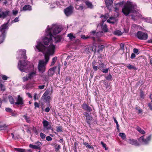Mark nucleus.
<instances>
[{
    "label": "nucleus",
    "mask_w": 152,
    "mask_h": 152,
    "mask_svg": "<svg viewBox=\"0 0 152 152\" xmlns=\"http://www.w3.org/2000/svg\"><path fill=\"white\" fill-rule=\"evenodd\" d=\"M137 130L140 133L142 134H144L145 133V131L139 127L137 128Z\"/></svg>",
    "instance_id": "28"
},
{
    "label": "nucleus",
    "mask_w": 152,
    "mask_h": 152,
    "mask_svg": "<svg viewBox=\"0 0 152 152\" xmlns=\"http://www.w3.org/2000/svg\"><path fill=\"white\" fill-rule=\"evenodd\" d=\"M35 145L37 146H38L39 148L37 149L40 150L41 149V147L42 145V143L40 142H36L35 144Z\"/></svg>",
    "instance_id": "26"
},
{
    "label": "nucleus",
    "mask_w": 152,
    "mask_h": 152,
    "mask_svg": "<svg viewBox=\"0 0 152 152\" xmlns=\"http://www.w3.org/2000/svg\"><path fill=\"white\" fill-rule=\"evenodd\" d=\"M84 144L86 145L89 148H90L92 147V146L90 145H89L88 143H85Z\"/></svg>",
    "instance_id": "52"
},
{
    "label": "nucleus",
    "mask_w": 152,
    "mask_h": 152,
    "mask_svg": "<svg viewBox=\"0 0 152 152\" xmlns=\"http://www.w3.org/2000/svg\"><path fill=\"white\" fill-rule=\"evenodd\" d=\"M46 140L48 141H51L52 140V138L50 136H48L46 137Z\"/></svg>",
    "instance_id": "50"
},
{
    "label": "nucleus",
    "mask_w": 152,
    "mask_h": 152,
    "mask_svg": "<svg viewBox=\"0 0 152 152\" xmlns=\"http://www.w3.org/2000/svg\"><path fill=\"white\" fill-rule=\"evenodd\" d=\"M93 69L95 71H96L97 70V69L98 68L97 66H95L94 65H93Z\"/></svg>",
    "instance_id": "59"
},
{
    "label": "nucleus",
    "mask_w": 152,
    "mask_h": 152,
    "mask_svg": "<svg viewBox=\"0 0 152 152\" xmlns=\"http://www.w3.org/2000/svg\"><path fill=\"white\" fill-rule=\"evenodd\" d=\"M45 85H42V86H38V88L40 89H43L44 87H45Z\"/></svg>",
    "instance_id": "55"
},
{
    "label": "nucleus",
    "mask_w": 152,
    "mask_h": 152,
    "mask_svg": "<svg viewBox=\"0 0 152 152\" xmlns=\"http://www.w3.org/2000/svg\"><path fill=\"white\" fill-rule=\"evenodd\" d=\"M49 91L46 90L45 92L41 98V100H45L46 102H49L50 100V97L48 96Z\"/></svg>",
    "instance_id": "12"
},
{
    "label": "nucleus",
    "mask_w": 152,
    "mask_h": 152,
    "mask_svg": "<svg viewBox=\"0 0 152 152\" xmlns=\"http://www.w3.org/2000/svg\"><path fill=\"white\" fill-rule=\"evenodd\" d=\"M8 23V22L6 23H4L1 25L0 28V34H6V31L8 29L7 24Z\"/></svg>",
    "instance_id": "10"
},
{
    "label": "nucleus",
    "mask_w": 152,
    "mask_h": 152,
    "mask_svg": "<svg viewBox=\"0 0 152 152\" xmlns=\"http://www.w3.org/2000/svg\"><path fill=\"white\" fill-rule=\"evenodd\" d=\"M32 10V7L30 5H26L24 6L22 8H20V11H30Z\"/></svg>",
    "instance_id": "17"
},
{
    "label": "nucleus",
    "mask_w": 152,
    "mask_h": 152,
    "mask_svg": "<svg viewBox=\"0 0 152 152\" xmlns=\"http://www.w3.org/2000/svg\"><path fill=\"white\" fill-rule=\"evenodd\" d=\"M23 117L25 119L26 121L28 123H29L30 122V119L28 117L26 116V115H24L23 116Z\"/></svg>",
    "instance_id": "38"
},
{
    "label": "nucleus",
    "mask_w": 152,
    "mask_h": 152,
    "mask_svg": "<svg viewBox=\"0 0 152 152\" xmlns=\"http://www.w3.org/2000/svg\"><path fill=\"white\" fill-rule=\"evenodd\" d=\"M62 38V36L61 35H58V36H56V37H54L53 36V37L52 39L53 42H52V44H53V39H54V40L55 41V42L58 43V42H59L61 41Z\"/></svg>",
    "instance_id": "19"
},
{
    "label": "nucleus",
    "mask_w": 152,
    "mask_h": 152,
    "mask_svg": "<svg viewBox=\"0 0 152 152\" xmlns=\"http://www.w3.org/2000/svg\"><path fill=\"white\" fill-rule=\"evenodd\" d=\"M12 14L14 15H16L18 12V11L16 10H13L12 11Z\"/></svg>",
    "instance_id": "39"
},
{
    "label": "nucleus",
    "mask_w": 152,
    "mask_h": 152,
    "mask_svg": "<svg viewBox=\"0 0 152 152\" xmlns=\"http://www.w3.org/2000/svg\"><path fill=\"white\" fill-rule=\"evenodd\" d=\"M76 8L77 9H78V10H82L83 9V6L82 5H80L79 6V8H77V6L76 7Z\"/></svg>",
    "instance_id": "54"
},
{
    "label": "nucleus",
    "mask_w": 152,
    "mask_h": 152,
    "mask_svg": "<svg viewBox=\"0 0 152 152\" xmlns=\"http://www.w3.org/2000/svg\"><path fill=\"white\" fill-rule=\"evenodd\" d=\"M119 136L121 137L123 140H124L126 138L125 134L123 133H121L119 134Z\"/></svg>",
    "instance_id": "29"
},
{
    "label": "nucleus",
    "mask_w": 152,
    "mask_h": 152,
    "mask_svg": "<svg viewBox=\"0 0 152 152\" xmlns=\"http://www.w3.org/2000/svg\"><path fill=\"white\" fill-rule=\"evenodd\" d=\"M60 148V146L59 145H56V149L57 151H58Z\"/></svg>",
    "instance_id": "51"
},
{
    "label": "nucleus",
    "mask_w": 152,
    "mask_h": 152,
    "mask_svg": "<svg viewBox=\"0 0 152 152\" xmlns=\"http://www.w3.org/2000/svg\"><path fill=\"white\" fill-rule=\"evenodd\" d=\"M121 48V49H123L124 46V44L123 43H121L120 45Z\"/></svg>",
    "instance_id": "64"
},
{
    "label": "nucleus",
    "mask_w": 152,
    "mask_h": 152,
    "mask_svg": "<svg viewBox=\"0 0 152 152\" xmlns=\"http://www.w3.org/2000/svg\"><path fill=\"white\" fill-rule=\"evenodd\" d=\"M10 12L9 10H6L4 12H3L0 13V18H4L6 17L9 15Z\"/></svg>",
    "instance_id": "16"
},
{
    "label": "nucleus",
    "mask_w": 152,
    "mask_h": 152,
    "mask_svg": "<svg viewBox=\"0 0 152 152\" xmlns=\"http://www.w3.org/2000/svg\"><path fill=\"white\" fill-rule=\"evenodd\" d=\"M137 38L140 39H146L148 37L147 34L141 31H138L137 35Z\"/></svg>",
    "instance_id": "11"
},
{
    "label": "nucleus",
    "mask_w": 152,
    "mask_h": 152,
    "mask_svg": "<svg viewBox=\"0 0 152 152\" xmlns=\"http://www.w3.org/2000/svg\"><path fill=\"white\" fill-rule=\"evenodd\" d=\"M146 22H148V23H151V20H150V18H148L146 20Z\"/></svg>",
    "instance_id": "62"
},
{
    "label": "nucleus",
    "mask_w": 152,
    "mask_h": 152,
    "mask_svg": "<svg viewBox=\"0 0 152 152\" xmlns=\"http://www.w3.org/2000/svg\"><path fill=\"white\" fill-rule=\"evenodd\" d=\"M43 126L46 129H49L50 128V126L49 124L48 121L46 120H44L42 122Z\"/></svg>",
    "instance_id": "18"
},
{
    "label": "nucleus",
    "mask_w": 152,
    "mask_h": 152,
    "mask_svg": "<svg viewBox=\"0 0 152 152\" xmlns=\"http://www.w3.org/2000/svg\"><path fill=\"white\" fill-rule=\"evenodd\" d=\"M19 16H18V17L16 18L12 22L14 23L18 22L19 21Z\"/></svg>",
    "instance_id": "44"
},
{
    "label": "nucleus",
    "mask_w": 152,
    "mask_h": 152,
    "mask_svg": "<svg viewBox=\"0 0 152 152\" xmlns=\"http://www.w3.org/2000/svg\"><path fill=\"white\" fill-rule=\"evenodd\" d=\"M105 3L107 6H109L113 2V0H105Z\"/></svg>",
    "instance_id": "27"
},
{
    "label": "nucleus",
    "mask_w": 152,
    "mask_h": 152,
    "mask_svg": "<svg viewBox=\"0 0 152 152\" xmlns=\"http://www.w3.org/2000/svg\"><path fill=\"white\" fill-rule=\"evenodd\" d=\"M57 130L58 132H60L62 131L60 127H57Z\"/></svg>",
    "instance_id": "61"
},
{
    "label": "nucleus",
    "mask_w": 152,
    "mask_h": 152,
    "mask_svg": "<svg viewBox=\"0 0 152 152\" xmlns=\"http://www.w3.org/2000/svg\"><path fill=\"white\" fill-rule=\"evenodd\" d=\"M113 33L114 34L118 36L121 35L122 34V32L119 30H117L114 31Z\"/></svg>",
    "instance_id": "30"
},
{
    "label": "nucleus",
    "mask_w": 152,
    "mask_h": 152,
    "mask_svg": "<svg viewBox=\"0 0 152 152\" xmlns=\"http://www.w3.org/2000/svg\"><path fill=\"white\" fill-rule=\"evenodd\" d=\"M135 55L134 53H132L131 56V58L132 59H133L134 58H135Z\"/></svg>",
    "instance_id": "57"
},
{
    "label": "nucleus",
    "mask_w": 152,
    "mask_h": 152,
    "mask_svg": "<svg viewBox=\"0 0 152 152\" xmlns=\"http://www.w3.org/2000/svg\"><path fill=\"white\" fill-rule=\"evenodd\" d=\"M9 99L10 103L11 104H13L15 103L14 100L12 96H10L9 97Z\"/></svg>",
    "instance_id": "32"
},
{
    "label": "nucleus",
    "mask_w": 152,
    "mask_h": 152,
    "mask_svg": "<svg viewBox=\"0 0 152 152\" xmlns=\"http://www.w3.org/2000/svg\"><path fill=\"white\" fill-rule=\"evenodd\" d=\"M86 116L87 118V120L88 123H89V121L91 120L92 118L88 114H87L86 115Z\"/></svg>",
    "instance_id": "34"
},
{
    "label": "nucleus",
    "mask_w": 152,
    "mask_h": 152,
    "mask_svg": "<svg viewBox=\"0 0 152 152\" xmlns=\"http://www.w3.org/2000/svg\"><path fill=\"white\" fill-rule=\"evenodd\" d=\"M40 136L41 137L42 139H44L45 137V134H44L42 133H41L40 134Z\"/></svg>",
    "instance_id": "43"
},
{
    "label": "nucleus",
    "mask_w": 152,
    "mask_h": 152,
    "mask_svg": "<svg viewBox=\"0 0 152 152\" xmlns=\"http://www.w3.org/2000/svg\"><path fill=\"white\" fill-rule=\"evenodd\" d=\"M85 4L88 8L91 9L93 8V6L91 2H90L89 1H87L85 2Z\"/></svg>",
    "instance_id": "24"
},
{
    "label": "nucleus",
    "mask_w": 152,
    "mask_h": 152,
    "mask_svg": "<svg viewBox=\"0 0 152 152\" xmlns=\"http://www.w3.org/2000/svg\"><path fill=\"white\" fill-rule=\"evenodd\" d=\"M104 48V46L103 45H101L100 46H99L98 47L99 50H102Z\"/></svg>",
    "instance_id": "49"
},
{
    "label": "nucleus",
    "mask_w": 152,
    "mask_h": 152,
    "mask_svg": "<svg viewBox=\"0 0 152 152\" xmlns=\"http://www.w3.org/2000/svg\"><path fill=\"white\" fill-rule=\"evenodd\" d=\"M127 142L129 143L131 145L136 146H138L139 145V143L136 140H134L133 138H129L128 139Z\"/></svg>",
    "instance_id": "14"
},
{
    "label": "nucleus",
    "mask_w": 152,
    "mask_h": 152,
    "mask_svg": "<svg viewBox=\"0 0 152 152\" xmlns=\"http://www.w3.org/2000/svg\"><path fill=\"white\" fill-rule=\"evenodd\" d=\"M54 5L53 6L51 7V8H54L56 7V6H59V4L58 2H57L56 4L55 3L53 4Z\"/></svg>",
    "instance_id": "48"
},
{
    "label": "nucleus",
    "mask_w": 152,
    "mask_h": 152,
    "mask_svg": "<svg viewBox=\"0 0 152 152\" xmlns=\"http://www.w3.org/2000/svg\"><path fill=\"white\" fill-rule=\"evenodd\" d=\"M83 107L85 110H87L88 111H91V108L88 106L86 104H83Z\"/></svg>",
    "instance_id": "20"
},
{
    "label": "nucleus",
    "mask_w": 152,
    "mask_h": 152,
    "mask_svg": "<svg viewBox=\"0 0 152 152\" xmlns=\"http://www.w3.org/2000/svg\"><path fill=\"white\" fill-rule=\"evenodd\" d=\"M5 125H0V130H3L5 129Z\"/></svg>",
    "instance_id": "47"
},
{
    "label": "nucleus",
    "mask_w": 152,
    "mask_h": 152,
    "mask_svg": "<svg viewBox=\"0 0 152 152\" xmlns=\"http://www.w3.org/2000/svg\"><path fill=\"white\" fill-rule=\"evenodd\" d=\"M24 102L22 97L20 95L18 96V98L16 99V101L15 103L16 104L22 105L23 104Z\"/></svg>",
    "instance_id": "15"
},
{
    "label": "nucleus",
    "mask_w": 152,
    "mask_h": 152,
    "mask_svg": "<svg viewBox=\"0 0 152 152\" xmlns=\"http://www.w3.org/2000/svg\"><path fill=\"white\" fill-rule=\"evenodd\" d=\"M81 37L83 39H86L89 38V36H86L84 35H81Z\"/></svg>",
    "instance_id": "40"
},
{
    "label": "nucleus",
    "mask_w": 152,
    "mask_h": 152,
    "mask_svg": "<svg viewBox=\"0 0 152 152\" xmlns=\"http://www.w3.org/2000/svg\"><path fill=\"white\" fill-rule=\"evenodd\" d=\"M107 80H111L112 79V77L110 75H109L107 77H106Z\"/></svg>",
    "instance_id": "41"
},
{
    "label": "nucleus",
    "mask_w": 152,
    "mask_h": 152,
    "mask_svg": "<svg viewBox=\"0 0 152 152\" xmlns=\"http://www.w3.org/2000/svg\"><path fill=\"white\" fill-rule=\"evenodd\" d=\"M67 36L70 40H73L75 38V34L72 33L68 34Z\"/></svg>",
    "instance_id": "23"
},
{
    "label": "nucleus",
    "mask_w": 152,
    "mask_h": 152,
    "mask_svg": "<svg viewBox=\"0 0 152 152\" xmlns=\"http://www.w3.org/2000/svg\"><path fill=\"white\" fill-rule=\"evenodd\" d=\"M63 30L60 26L56 24H53L50 26H48L45 30V33L43 39H42L44 45L47 48L53 45L54 46V50H55L56 46L52 44L53 36L60 33Z\"/></svg>",
    "instance_id": "2"
},
{
    "label": "nucleus",
    "mask_w": 152,
    "mask_h": 152,
    "mask_svg": "<svg viewBox=\"0 0 152 152\" xmlns=\"http://www.w3.org/2000/svg\"><path fill=\"white\" fill-rule=\"evenodd\" d=\"M1 77L2 79L4 80H7V79L9 78L7 76L4 75H2Z\"/></svg>",
    "instance_id": "36"
},
{
    "label": "nucleus",
    "mask_w": 152,
    "mask_h": 152,
    "mask_svg": "<svg viewBox=\"0 0 152 152\" xmlns=\"http://www.w3.org/2000/svg\"><path fill=\"white\" fill-rule=\"evenodd\" d=\"M34 48L36 51L42 52L44 55L45 60H39L38 66L39 72L43 73L45 70L46 66L50 60V56H53L55 53L54 46L52 45L47 48L42 44L40 39H38L36 41V45Z\"/></svg>",
    "instance_id": "1"
},
{
    "label": "nucleus",
    "mask_w": 152,
    "mask_h": 152,
    "mask_svg": "<svg viewBox=\"0 0 152 152\" xmlns=\"http://www.w3.org/2000/svg\"><path fill=\"white\" fill-rule=\"evenodd\" d=\"M26 50L22 49L19 50L17 52V53L19 55L17 57V58L19 60V61H21L22 63H23V64H24V61H27L25 60L27 58L26 56ZM19 62V61L18 63Z\"/></svg>",
    "instance_id": "5"
},
{
    "label": "nucleus",
    "mask_w": 152,
    "mask_h": 152,
    "mask_svg": "<svg viewBox=\"0 0 152 152\" xmlns=\"http://www.w3.org/2000/svg\"><path fill=\"white\" fill-rule=\"evenodd\" d=\"M133 52H134V53H137L138 52V50L137 49H136V48H134V49H133Z\"/></svg>",
    "instance_id": "58"
},
{
    "label": "nucleus",
    "mask_w": 152,
    "mask_h": 152,
    "mask_svg": "<svg viewBox=\"0 0 152 152\" xmlns=\"http://www.w3.org/2000/svg\"><path fill=\"white\" fill-rule=\"evenodd\" d=\"M57 69L58 72L59 74L60 73V66L59 65L50 68L48 71V74L50 76H52L55 73L56 69Z\"/></svg>",
    "instance_id": "7"
},
{
    "label": "nucleus",
    "mask_w": 152,
    "mask_h": 152,
    "mask_svg": "<svg viewBox=\"0 0 152 152\" xmlns=\"http://www.w3.org/2000/svg\"><path fill=\"white\" fill-rule=\"evenodd\" d=\"M57 59V57L56 56H55L52 58L50 66H53L54 65L56 62Z\"/></svg>",
    "instance_id": "25"
},
{
    "label": "nucleus",
    "mask_w": 152,
    "mask_h": 152,
    "mask_svg": "<svg viewBox=\"0 0 152 152\" xmlns=\"http://www.w3.org/2000/svg\"><path fill=\"white\" fill-rule=\"evenodd\" d=\"M0 89L2 91H4L5 90L4 86L1 83H0Z\"/></svg>",
    "instance_id": "35"
},
{
    "label": "nucleus",
    "mask_w": 152,
    "mask_h": 152,
    "mask_svg": "<svg viewBox=\"0 0 152 152\" xmlns=\"http://www.w3.org/2000/svg\"><path fill=\"white\" fill-rule=\"evenodd\" d=\"M24 64H23L21 61L18 64V68L21 72H27L28 73L26 76L23 77L22 79L23 81H26L31 79L36 75L37 69L32 64L28 61H24Z\"/></svg>",
    "instance_id": "3"
},
{
    "label": "nucleus",
    "mask_w": 152,
    "mask_h": 152,
    "mask_svg": "<svg viewBox=\"0 0 152 152\" xmlns=\"http://www.w3.org/2000/svg\"><path fill=\"white\" fill-rule=\"evenodd\" d=\"M101 144L102 145V146L105 148V150H107V148L106 147V145L103 142H101Z\"/></svg>",
    "instance_id": "45"
},
{
    "label": "nucleus",
    "mask_w": 152,
    "mask_h": 152,
    "mask_svg": "<svg viewBox=\"0 0 152 152\" xmlns=\"http://www.w3.org/2000/svg\"><path fill=\"white\" fill-rule=\"evenodd\" d=\"M6 34H0V44L3 43L4 41L5 37Z\"/></svg>",
    "instance_id": "21"
},
{
    "label": "nucleus",
    "mask_w": 152,
    "mask_h": 152,
    "mask_svg": "<svg viewBox=\"0 0 152 152\" xmlns=\"http://www.w3.org/2000/svg\"><path fill=\"white\" fill-rule=\"evenodd\" d=\"M101 18H102V21L101 25V28L103 30V31L104 32H107V26L106 25L104 24L103 23V22L106 21V20L107 19L108 17L107 15H106L105 16H101Z\"/></svg>",
    "instance_id": "9"
},
{
    "label": "nucleus",
    "mask_w": 152,
    "mask_h": 152,
    "mask_svg": "<svg viewBox=\"0 0 152 152\" xmlns=\"http://www.w3.org/2000/svg\"><path fill=\"white\" fill-rule=\"evenodd\" d=\"M102 34L103 32L102 31H99L96 33L95 31H93L90 33L89 37V38H93V39L94 40L96 37H101L102 36Z\"/></svg>",
    "instance_id": "8"
},
{
    "label": "nucleus",
    "mask_w": 152,
    "mask_h": 152,
    "mask_svg": "<svg viewBox=\"0 0 152 152\" xmlns=\"http://www.w3.org/2000/svg\"><path fill=\"white\" fill-rule=\"evenodd\" d=\"M5 110L7 112H12V110L10 108H6Z\"/></svg>",
    "instance_id": "56"
},
{
    "label": "nucleus",
    "mask_w": 152,
    "mask_h": 152,
    "mask_svg": "<svg viewBox=\"0 0 152 152\" xmlns=\"http://www.w3.org/2000/svg\"><path fill=\"white\" fill-rule=\"evenodd\" d=\"M73 9V7L70 6L65 9L64 13L66 15L68 16L71 15L72 13Z\"/></svg>",
    "instance_id": "13"
},
{
    "label": "nucleus",
    "mask_w": 152,
    "mask_h": 152,
    "mask_svg": "<svg viewBox=\"0 0 152 152\" xmlns=\"http://www.w3.org/2000/svg\"><path fill=\"white\" fill-rule=\"evenodd\" d=\"M50 108L49 107H47L45 109V111L47 112H48L50 111Z\"/></svg>",
    "instance_id": "63"
},
{
    "label": "nucleus",
    "mask_w": 152,
    "mask_h": 152,
    "mask_svg": "<svg viewBox=\"0 0 152 152\" xmlns=\"http://www.w3.org/2000/svg\"><path fill=\"white\" fill-rule=\"evenodd\" d=\"M108 23H113L116 22V19L114 17H111L107 20Z\"/></svg>",
    "instance_id": "22"
},
{
    "label": "nucleus",
    "mask_w": 152,
    "mask_h": 152,
    "mask_svg": "<svg viewBox=\"0 0 152 152\" xmlns=\"http://www.w3.org/2000/svg\"><path fill=\"white\" fill-rule=\"evenodd\" d=\"M99 69L100 70H102V71L103 73H107L108 72L109 69H102V68L101 67H99Z\"/></svg>",
    "instance_id": "33"
},
{
    "label": "nucleus",
    "mask_w": 152,
    "mask_h": 152,
    "mask_svg": "<svg viewBox=\"0 0 152 152\" xmlns=\"http://www.w3.org/2000/svg\"><path fill=\"white\" fill-rule=\"evenodd\" d=\"M34 104L35 107H39L38 104L37 102H35Z\"/></svg>",
    "instance_id": "60"
},
{
    "label": "nucleus",
    "mask_w": 152,
    "mask_h": 152,
    "mask_svg": "<svg viewBox=\"0 0 152 152\" xmlns=\"http://www.w3.org/2000/svg\"><path fill=\"white\" fill-rule=\"evenodd\" d=\"M135 109L136 110V112L138 113H140L142 112V110L141 109H138L137 107H136L135 108Z\"/></svg>",
    "instance_id": "37"
},
{
    "label": "nucleus",
    "mask_w": 152,
    "mask_h": 152,
    "mask_svg": "<svg viewBox=\"0 0 152 152\" xmlns=\"http://www.w3.org/2000/svg\"><path fill=\"white\" fill-rule=\"evenodd\" d=\"M137 6L132 2L128 1L124 5L122 9L123 13L126 15H128L130 13H133L132 15V19L134 20L137 19L141 16L139 12L136 11Z\"/></svg>",
    "instance_id": "4"
},
{
    "label": "nucleus",
    "mask_w": 152,
    "mask_h": 152,
    "mask_svg": "<svg viewBox=\"0 0 152 152\" xmlns=\"http://www.w3.org/2000/svg\"><path fill=\"white\" fill-rule=\"evenodd\" d=\"M144 137V136L140 137L138 139L139 141L144 144H148L151 139V136L150 135L147 137L146 138H145Z\"/></svg>",
    "instance_id": "6"
},
{
    "label": "nucleus",
    "mask_w": 152,
    "mask_h": 152,
    "mask_svg": "<svg viewBox=\"0 0 152 152\" xmlns=\"http://www.w3.org/2000/svg\"><path fill=\"white\" fill-rule=\"evenodd\" d=\"M114 122H115V123L116 124V125H117V129H118V127H119V125L118 124V121H117L116 120V119L115 118H114Z\"/></svg>",
    "instance_id": "53"
},
{
    "label": "nucleus",
    "mask_w": 152,
    "mask_h": 152,
    "mask_svg": "<svg viewBox=\"0 0 152 152\" xmlns=\"http://www.w3.org/2000/svg\"><path fill=\"white\" fill-rule=\"evenodd\" d=\"M127 68L130 69H134V67L133 66L131 65L130 64H129L128 66H127Z\"/></svg>",
    "instance_id": "42"
},
{
    "label": "nucleus",
    "mask_w": 152,
    "mask_h": 152,
    "mask_svg": "<svg viewBox=\"0 0 152 152\" xmlns=\"http://www.w3.org/2000/svg\"><path fill=\"white\" fill-rule=\"evenodd\" d=\"M29 147L31 148L34 149H37L39 148L38 146H37L35 145H34L32 144H30Z\"/></svg>",
    "instance_id": "31"
},
{
    "label": "nucleus",
    "mask_w": 152,
    "mask_h": 152,
    "mask_svg": "<svg viewBox=\"0 0 152 152\" xmlns=\"http://www.w3.org/2000/svg\"><path fill=\"white\" fill-rule=\"evenodd\" d=\"M34 99L35 100H36L38 99V97L37 96V94L36 93H35L34 94Z\"/></svg>",
    "instance_id": "46"
}]
</instances>
